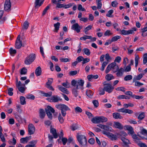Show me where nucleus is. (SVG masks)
Wrapping results in <instances>:
<instances>
[{
    "label": "nucleus",
    "mask_w": 147,
    "mask_h": 147,
    "mask_svg": "<svg viewBox=\"0 0 147 147\" xmlns=\"http://www.w3.org/2000/svg\"><path fill=\"white\" fill-rule=\"evenodd\" d=\"M55 107L57 109L61 111L62 115L63 117H65L66 115V111H70V109L68 106L62 104H59L56 105L55 106Z\"/></svg>",
    "instance_id": "obj_1"
},
{
    "label": "nucleus",
    "mask_w": 147,
    "mask_h": 147,
    "mask_svg": "<svg viewBox=\"0 0 147 147\" xmlns=\"http://www.w3.org/2000/svg\"><path fill=\"white\" fill-rule=\"evenodd\" d=\"M77 138L81 145L83 146H86L87 141L86 138L85 136L80 135L79 133H78L77 135Z\"/></svg>",
    "instance_id": "obj_2"
},
{
    "label": "nucleus",
    "mask_w": 147,
    "mask_h": 147,
    "mask_svg": "<svg viewBox=\"0 0 147 147\" xmlns=\"http://www.w3.org/2000/svg\"><path fill=\"white\" fill-rule=\"evenodd\" d=\"M45 111L48 118L49 119L51 120L53 118V116L50 111L53 113L55 112V110L51 106H48L47 108L45 109Z\"/></svg>",
    "instance_id": "obj_3"
},
{
    "label": "nucleus",
    "mask_w": 147,
    "mask_h": 147,
    "mask_svg": "<svg viewBox=\"0 0 147 147\" xmlns=\"http://www.w3.org/2000/svg\"><path fill=\"white\" fill-rule=\"evenodd\" d=\"M35 58V55L31 54L26 58L24 63L26 65H30L34 60Z\"/></svg>",
    "instance_id": "obj_4"
},
{
    "label": "nucleus",
    "mask_w": 147,
    "mask_h": 147,
    "mask_svg": "<svg viewBox=\"0 0 147 147\" xmlns=\"http://www.w3.org/2000/svg\"><path fill=\"white\" fill-rule=\"evenodd\" d=\"M137 28L136 27L132 28L131 30H129L127 31L125 30H121V34L124 35H128L130 34H132L134 32V31H136Z\"/></svg>",
    "instance_id": "obj_5"
},
{
    "label": "nucleus",
    "mask_w": 147,
    "mask_h": 147,
    "mask_svg": "<svg viewBox=\"0 0 147 147\" xmlns=\"http://www.w3.org/2000/svg\"><path fill=\"white\" fill-rule=\"evenodd\" d=\"M102 132L103 134L110 137L112 140H115L117 139V136L112 133L105 131H102Z\"/></svg>",
    "instance_id": "obj_6"
},
{
    "label": "nucleus",
    "mask_w": 147,
    "mask_h": 147,
    "mask_svg": "<svg viewBox=\"0 0 147 147\" xmlns=\"http://www.w3.org/2000/svg\"><path fill=\"white\" fill-rule=\"evenodd\" d=\"M47 99L50 102H56L59 101H61L62 100V99L57 96H53L51 98Z\"/></svg>",
    "instance_id": "obj_7"
},
{
    "label": "nucleus",
    "mask_w": 147,
    "mask_h": 147,
    "mask_svg": "<svg viewBox=\"0 0 147 147\" xmlns=\"http://www.w3.org/2000/svg\"><path fill=\"white\" fill-rule=\"evenodd\" d=\"M20 35H19L17 38L15 43V47L18 49H20L22 46V41L20 39Z\"/></svg>",
    "instance_id": "obj_8"
},
{
    "label": "nucleus",
    "mask_w": 147,
    "mask_h": 147,
    "mask_svg": "<svg viewBox=\"0 0 147 147\" xmlns=\"http://www.w3.org/2000/svg\"><path fill=\"white\" fill-rule=\"evenodd\" d=\"M11 4L10 0H6L4 4V9L5 11H9L11 10Z\"/></svg>",
    "instance_id": "obj_9"
},
{
    "label": "nucleus",
    "mask_w": 147,
    "mask_h": 147,
    "mask_svg": "<svg viewBox=\"0 0 147 147\" xmlns=\"http://www.w3.org/2000/svg\"><path fill=\"white\" fill-rule=\"evenodd\" d=\"M28 134L30 135H32L34 134L35 131V128L34 125L30 123L28 125Z\"/></svg>",
    "instance_id": "obj_10"
},
{
    "label": "nucleus",
    "mask_w": 147,
    "mask_h": 147,
    "mask_svg": "<svg viewBox=\"0 0 147 147\" xmlns=\"http://www.w3.org/2000/svg\"><path fill=\"white\" fill-rule=\"evenodd\" d=\"M111 69L113 72H115L118 71L119 69L118 65H117L115 62H113L110 64Z\"/></svg>",
    "instance_id": "obj_11"
},
{
    "label": "nucleus",
    "mask_w": 147,
    "mask_h": 147,
    "mask_svg": "<svg viewBox=\"0 0 147 147\" xmlns=\"http://www.w3.org/2000/svg\"><path fill=\"white\" fill-rule=\"evenodd\" d=\"M44 0H35L34 2V7L36 9L38 8L43 4Z\"/></svg>",
    "instance_id": "obj_12"
},
{
    "label": "nucleus",
    "mask_w": 147,
    "mask_h": 147,
    "mask_svg": "<svg viewBox=\"0 0 147 147\" xmlns=\"http://www.w3.org/2000/svg\"><path fill=\"white\" fill-rule=\"evenodd\" d=\"M105 90L109 93H111L114 89V88L110 84H107V86L104 87Z\"/></svg>",
    "instance_id": "obj_13"
},
{
    "label": "nucleus",
    "mask_w": 147,
    "mask_h": 147,
    "mask_svg": "<svg viewBox=\"0 0 147 147\" xmlns=\"http://www.w3.org/2000/svg\"><path fill=\"white\" fill-rule=\"evenodd\" d=\"M71 29L76 31L77 33H79L80 31V26L77 23L74 24L72 26Z\"/></svg>",
    "instance_id": "obj_14"
},
{
    "label": "nucleus",
    "mask_w": 147,
    "mask_h": 147,
    "mask_svg": "<svg viewBox=\"0 0 147 147\" xmlns=\"http://www.w3.org/2000/svg\"><path fill=\"white\" fill-rule=\"evenodd\" d=\"M50 132L52 134L54 138H58V135L57 133L56 129L52 128L51 126Z\"/></svg>",
    "instance_id": "obj_15"
},
{
    "label": "nucleus",
    "mask_w": 147,
    "mask_h": 147,
    "mask_svg": "<svg viewBox=\"0 0 147 147\" xmlns=\"http://www.w3.org/2000/svg\"><path fill=\"white\" fill-rule=\"evenodd\" d=\"M121 140L123 142L126 147H129L128 144L130 143L128 140L123 137L121 138Z\"/></svg>",
    "instance_id": "obj_16"
},
{
    "label": "nucleus",
    "mask_w": 147,
    "mask_h": 147,
    "mask_svg": "<svg viewBox=\"0 0 147 147\" xmlns=\"http://www.w3.org/2000/svg\"><path fill=\"white\" fill-rule=\"evenodd\" d=\"M31 138V136L26 137L25 138H22L20 139L21 143L25 144L27 143L28 141Z\"/></svg>",
    "instance_id": "obj_17"
},
{
    "label": "nucleus",
    "mask_w": 147,
    "mask_h": 147,
    "mask_svg": "<svg viewBox=\"0 0 147 147\" xmlns=\"http://www.w3.org/2000/svg\"><path fill=\"white\" fill-rule=\"evenodd\" d=\"M117 72L116 73V75L118 77H120L122 76L123 72L124 71V69L122 67L118 69L117 71Z\"/></svg>",
    "instance_id": "obj_18"
},
{
    "label": "nucleus",
    "mask_w": 147,
    "mask_h": 147,
    "mask_svg": "<svg viewBox=\"0 0 147 147\" xmlns=\"http://www.w3.org/2000/svg\"><path fill=\"white\" fill-rule=\"evenodd\" d=\"M60 23L59 22L54 24V26L55 27V29L53 30V31L54 32H58L60 28Z\"/></svg>",
    "instance_id": "obj_19"
},
{
    "label": "nucleus",
    "mask_w": 147,
    "mask_h": 147,
    "mask_svg": "<svg viewBox=\"0 0 147 147\" xmlns=\"http://www.w3.org/2000/svg\"><path fill=\"white\" fill-rule=\"evenodd\" d=\"M42 70L40 67L39 66L36 69L35 74L36 76H40L41 74Z\"/></svg>",
    "instance_id": "obj_20"
},
{
    "label": "nucleus",
    "mask_w": 147,
    "mask_h": 147,
    "mask_svg": "<svg viewBox=\"0 0 147 147\" xmlns=\"http://www.w3.org/2000/svg\"><path fill=\"white\" fill-rule=\"evenodd\" d=\"M113 117L115 119H121L123 118L120 114L118 113H113Z\"/></svg>",
    "instance_id": "obj_21"
},
{
    "label": "nucleus",
    "mask_w": 147,
    "mask_h": 147,
    "mask_svg": "<svg viewBox=\"0 0 147 147\" xmlns=\"http://www.w3.org/2000/svg\"><path fill=\"white\" fill-rule=\"evenodd\" d=\"M58 87L59 90L62 92L65 93H68V91L67 89L66 88L61 86L60 85H58Z\"/></svg>",
    "instance_id": "obj_22"
},
{
    "label": "nucleus",
    "mask_w": 147,
    "mask_h": 147,
    "mask_svg": "<svg viewBox=\"0 0 147 147\" xmlns=\"http://www.w3.org/2000/svg\"><path fill=\"white\" fill-rule=\"evenodd\" d=\"M114 126L115 128H118L120 129H121L123 128V126L120 123L118 122H115Z\"/></svg>",
    "instance_id": "obj_23"
},
{
    "label": "nucleus",
    "mask_w": 147,
    "mask_h": 147,
    "mask_svg": "<svg viewBox=\"0 0 147 147\" xmlns=\"http://www.w3.org/2000/svg\"><path fill=\"white\" fill-rule=\"evenodd\" d=\"M91 121L94 123H100L99 117L96 116L93 117Z\"/></svg>",
    "instance_id": "obj_24"
},
{
    "label": "nucleus",
    "mask_w": 147,
    "mask_h": 147,
    "mask_svg": "<svg viewBox=\"0 0 147 147\" xmlns=\"http://www.w3.org/2000/svg\"><path fill=\"white\" fill-rule=\"evenodd\" d=\"M40 117L42 119H43L45 115V112L43 109H40L39 110Z\"/></svg>",
    "instance_id": "obj_25"
},
{
    "label": "nucleus",
    "mask_w": 147,
    "mask_h": 147,
    "mask_svg": "<svg viewBox=\"0 0 147 147\" xmlns=\"http://www.w3.org/2000/svg\"><path fill=\"white\" fill-rule=\"evenodd\" d=\"M29 23L27 21H25L23 24L22 29H27L29 26Z\"/></svg>",
    "instance_id": "obj_26"
},
{
    "label": "nucleus",
    "mask_w": 147,
    "mask_h": 147,
    "mask_svg": "<svg viewBox=\"0 0 147 147\" xmlns=\"http://www.w3.org/2000/svg\"><path fill=\"white\" fill-rule=\"evenodd\" d=\"M144 75V74H140L138 75L136 77L134 78L133 80L134 81H135L137 80H140L142 77L143 75Z\"/></svg>",
    "instance_id": "obj_27"
},
{
    "label": "nucleus",
    "mask_w": 147,
    "mask_h": 147,
    "mask_svg": "<svg viewBox=\"0 0 147 147\" xmlns=\"http://www.w3.org/2000/svg\"><path fill=\"white\" fill-rule=\"evenodd\" d=\"M114 78V76L111 74H107L105 76V78L108 81H109Z\"/></svg>",
    "instance_id": "obj_28"
},
{
    "label": "nucleus",
    "mask_w": 147,
    "mask_h": 147,
    "mask_svg": "<svg viewBox=\"0 0 147 147\" xmlns=\"http://www.w3.org/2000/svg\"><path fill=\"white\" fill-rule=\"evenodd\" d=\"M78 89V85H77L76 88H74L73 89L72 93L75 97H77L78 96V91H77V89Z\"/></svg>",
    "instance_id": "obj_29"
},
{
    "label": "nucleus",
    "mask_w": 147,
    "mask_h": 147,
    "mask_svg": "<svg viewBox=\"0 0 147 147\" xmlns=\"http://www.w3.org/2000/svg\"><path fill=\"white\" fill-rule=\"evenodd\" d=\"M100 123L105 122L107 121V118L105 117L100 116L99 117Z\"/></svg>",
    "instance_id": "obj_30"
},
{
    "label": "nucleus",
    "mask_w": 147,
    "mask_h": 147,
    "mask_svg": "<svg viewBox=\"0 0 147 147\" xmlns=\"http://www.w3.org/2000/svg\"><path fill=\"white\" fill-rule=\"evenodd\" d=\"M127 129L129 131V133L131 135H132L134 133L133 129L131 126H127Z\"/></svg>",
    "instance_id": "obj_31"
},
{
    "label": "nucleus",
    "mask_w": 147,
    "mask_h": 147,
    "mask_svg": "<svg viewBox=\"0 0 147 147\" xmlns=\"http://www.w3.org/2000/svg\"><path fill=\"white\" fill-rule=\"evenodd\" d=\"M79 127L77 124H73L70 126L71 129L73 131L77 129Z\"/></svg>",
    "instance_id": "obj_32"
},
{
    "label": "nucleus",
    "mask_w": 147,
    "mask_h": 147,
    "mask_svg": "<svg viewBox=\"0 0 147 147\" xmlns=\"http://www.w3.org/2000/svg\"><path fill=\"white\" fill-rule=\"evenodd\" d=\"M17 88L19 91L22 93H24L26 89V88L25 87V86H21Z\"/></svg>",
    "instance_id": "obj_33"
},
{
    "label": "nucleus",
    "mask_w": 147,
    "mask_h": 147,
    "mask_svg": "<svg viewBox=\"0 0 147 147\" xmlns=\"http://www.w3.org/2000/svg\"><path fill=\"white\" fill-rule=\"evenodd\" d=\"M20 103L22 105H24L26 104L25 98L23 96H21L20 98Z\"/></svg>",
    "instance_id": "obj_34"
},
{
    "label": "nucleus",
    "mask_w": 147,
    "mask_h": 147,
    "mask_svg": "<svg viewBox=\"0 0 147 147\" xmlns=\"http://www.w3.org/2000/svg\"><path fill=\"white\" fill-rule=\"evenodd\" d=\"M104 129V131L107 132L111 131L112 130V128L111 127L107 125H105Z\"/></svg>",
    "instance_id": "obj_35"
},
{
    "label": "nucleus",
    "mask_w": 147,
    "mask_h": 147,
    "mask_svg": "<svg viewBox=\"0 0 147 147\" xmlns=\"http://www.w3.org/2000/svg\"><path fill=\"white\" fill-rule=\"evenodd\" d=\"M27 71V69L25 67H23L21 69L20 73L21 75L25 74H26Z\"/></svg>",
    "instance_id": "obj_36"
},
{
    "label": "nucleus",
    "mask_w": 147,
    "mask_h": 147,
    "mask_svg": "<svg viewBox=\"0 0 147 147\" xmlns=\"http://www.w3.org/2000/svg\"><path fill=\"white\" fill-rule=\"evenodd\" d=\"M92 37L91 36L84 35V36L81 37L80 38V40H86V39H92Z\"/></svg>",
    "instance_id": "obj_37"
},
{
    "label": "nucleus",
    "mask_w": 147,
    "mask_h": 147,
    "mask_svg": "<svg viewBox=\"0 0 147 147\" xmlns=\"http://www.w3.org/2000/svg\"><path fill=\"white\" fill-rule=\"evenodd\" d=\"M145 117V114L144 112H142L138 116V119L142 120Z\"/></svg>",
    "instance_id": "obj_38"
},
{
    "label": "nucleus",
    "mask_w": 147,
    "mask_h": 147,
    "mask_svg": "<svg viewBox=\"0 0 147 147\" xmlns=\"http://www.w3.org/2000/svg\"><path fill=\"white\" fill-rule=\"evenodd\" d=\"M101 0H96V2L97 3V8L98 9H100L102 5V3L101 1Z\"/></svg>",
    "instance_id": "obj_39"
},
{
    "label": "nucleus",
    "mask_w": 147,
    "mask_h": 147,
    "mask_svg": "<svg viewBox=\"0 0 147 147\" xmlns=\"http://www.w3.org/2000/svg\"><path fill=\"white\" fill-rule=\"evenodd\" d=\"M108 63V62L106 61H104L103 62L102 64V67L101 69V71H104L105 67L107 65Z\"/></svg>",
    "instance_id": "obj_40"
},
{
    "label": "nucleus",
    "mask_w": 147,
    "mask_h": 147,
    "mask_svg": "<svg viewBox=\"0 0 147 147\" xmlns=\"http://www.w3.org/2000/svg\"><path fill=\"white\" fill-rule=\"evenodd\" d=\"M50 5H49L47 6L44 10L42 13V16H44L45 15L47 12V11L49 9L50 7Z\"/></svg>",
    "instance_id": "obj_41"
},
{
    "label": "nucleus",
    "mask_w": 147,
    "mask_h": 147,
    "mask_svg": "<svg viewBox=\"0 0 147 147\" xmlns=\"http://www.w3.org/2000/svg\"><path fill=\"white\" fill-rule=\"evenodd\" d=\"M139 59V56L138 55H136L135 61V67H136L138 65V60Z\"/></svg>",
    "instance_id": "obj_42"
},
{
    "label": "nucleus",
    "mask_w": 147,
    "mask_h": 147,
    "mask_svg": "<svg viewBox=\"0 0 147 147\" xmlns=\"http://www.w3.org/2000/svg\"><path fill=\"white\" fill-rule=\"evenodd\" d=\"M105 90L104 88H100L99 90V94L101 95L104 94L105 93Z\"/></svg>",
    "instance_id": "obj_43"
},
{
    "label": "nucleus",
    "mask_w": 147,
    "mask_h": 147,
    "mask_svg": "<svg viewBox=\"0 0 147 147\" xmlns=\"http://www.w3.org/2000/svg\"><path fill=\"white\" fill-rule=\"evenodd\" d=\"M83 50L85 54L88 56H89L90 54V50L87 48H84Z\"/></svg>",
    "instance_id": "obj_44"
},
{
    "label": "nucleus",
    "mask_w": 147,
    "mask_h": 147,
    "mask_svg": "<svg viewBox=\"0 0 147 147\" xmlns=\"http://www.w3.org/2000/svg\"><path fill=\"white\" fill-rule=\"evenodd\" d=\"M84 83V81L82 80H79L77 81V84L81 86H83Z\"/></svg>",
    "instance_id": "obj_45"
},
{
    "label": "nucleus",
    "mask_w": 147,
    "mask_h": 147,
    "mask_svg": "<svg viewBox=\"0 0 147 147\" xmlns=\"http://www.w3.org/2000/svg\"><path fill=\"white\" fill-rule=\"evenodd\" d=\"M132 76L131 75L126 76L124 78V80L125 81L129 80L132 79Z\"/></svg>",
    "instance_id": "obj_46"
},
{
    "label": "nucleus",
    "mask_w": 147,
    "mask_h": 147,
    "mask_svg": "<svg viewBox=\"0 0 147 147\" xmlns=\"http://www.w3.org/2000/svg\"><path fill=\"white\" fill-rule=\"evenodd\" d=\"M13 89L12 88H9L8 89V94L11 96L13 95V93L12 92V91H13Z\"/></svg>",
    "instance_id": "obj_47"
},
{
    "label": "nucleus",
    "mask_w": 147,
    "mask_h": 147,
    "mask_svg": "<svg viewBox=\"0 0 147 147\" xmlns=\"http://www.w3.org/2000/svg\"><path fill=\"white\" fill-rule=\"evenodd\" d=\"M121 37L119 36H116L113 37L111 39V41H115L120 39Z\"/></svg>",
    "instance_id": "obj_48"
},
{
    "label": "nucleus",
    "mask_w": 147,
    "mask_h": 147,
    "mask_svg": "<svg viewBox=\"0 0 147 147\" xmlns=\"http://www.w3.org/2000/svg\"><path fill=\"white\" fill-rule=\"evenodd\" d=\"M75 111L76 113H81L82 111V109L78 107H77L75 108Z\"/></svg>",
    "instance_id": "obj_49"
},
{
    "label": "nucleus",
    "mask_w": 147,
    "mask_h": 147,
    "mask_svg": "<svg viewBox=\"0 0 147 147\" xmlns=\"http://www.w3.org/2000/svg\"><path fill=\"white\" fill-rule=\"evenodd\" d=\"M58 119L61 123H62L63 122L64 119L60 113L59 114Z\"/></svg>",
    "instance_id": "obj_50"
},
{
    "label": "nucleus",
    "mask_w": 147,
    "mask_h": 147,
    "mask_svg": "<svg viewBox=\"0 0 147 147\" xmlns=\"http://www.w3.org/2000/svg\"><path fill=\"white\" fill-rule=\"evenodd\" d=\"M62 85L66 88H69L70 87V84L69 83L66 81V82L62 83Z\"/></svg>",
    "instance_id": "obj_51"
},
{
    "label": "nucleus",
    "mask_w": 147,
    "mask_h": 147,
    "mask_svg": "<svg viewBox=\"0 0 147 147\" xmlns=\"http://www.w3.org/2000/svg\"><path fill=\"white\" fill-rule=\"evenodd\" d=\"M0 138L1 141L3 142H5V139L4 137V136L2 133H1L0 134Z\"/></svg>",
    "instance_id": "obj_52"
},
{
    "label": "nucleus",
    "mask_w": 147,
    "mask_h": 147,
    "mask_svg": "<svg viewBox=\"0 0 147 147\" xmlns=\"http://www.w3.org/2000/svg\"><path fill=\"white\" fill-rule=\"evenodd\" d=\"M92 103H93L94 106L95 107H97L98 106V102L97 100H94L92 101Z\"/></svg>",
    "instance_id": "obj_53"
},
{
    "label": "nucleus",
    "mask_w": 147,
    "mask_h": 147,
    "mask_svg": "<svg viewBox=\"0 0 147 147\" xmlns=\"http://www.w3.org/2000/svg\"><path fill=\"white\" fill-rule=\"evenodd\" d=\"M26 98L28 99L32 100H34L35 98L34 96L32 94H29L27 95L26 97Z\"/></svg>",
    "instance_id": "obj_54"
},
{
    "label": "nucleus",
    "mask_w": 147,
    "mask_h": 147,
    "mask_svg": "<svg viewBox=\"0 0 147 147\" xmlns=\"http://www.w3.org/2000/svg\"><path fill=\"white\" fill-rule=\"evenodd\" d=\"M16 86L17 88L21 86H25V84H22L20 81L18 82L16 84Z\"/></svg>",
    "instance_id": "obj_55"
},
{
    "label": "nucleus",
    "mask_w": 147,
    "mask_h": 147,
    "mask_svg": "<svg viewBox=\"0 0 147 147\" xmlns=\"http://www.w3.org/2000/svg\"><path fill=\"white\" fill-rule=\"evenodd\" d=\"M105 59L107 60L106 62H109V60L111 59V57L109 56L108 53H107L105 55Z\"/></svg>",
    "instance_id": "obj_56"
},
{
    "label": "nucleus",
    "mask_w": 147,
    "mask_h": 147,
    "mask_svg": "<svg viewBox=\"0 0 147 147\" xmlns=\"http://www.w3.org/2000/svg\"><path fill=\"white\" fill-rule=\"evenodd\" d=\"M111 67L110 64L108 65L105 70V73L107 74L111 69Z\"/></svg>",
    "instance_id": "obj_57"
},
{
    "label": "nucleus",
    "mask_w": 147,
    "mask_h": 147,
    "mask_svg": "<svg viewBox=\"0 0 147 147\" xmlns=\"http://www.w3.org/2000/svg\"><path fill=\"white\" fill-rule=\"evenodd\" d=\"M118 4V3L116 1H112L111 4L112 6L113 7H116Z\"/></svg>",
    "instance_id": "obj_58"
},
{
    "label": "nucleus",
    "mask_w": 147,
    "mask_h": 147,
    "mask_svg": "<svg viewBox=\"0 0 147 147\" xmlns=\"http://www.w3.org/2000/svg\"><path fill=\"white\" fill-rule=\"evenodd\" d=\"M78 9L79 11L81 10L82 11H86L84 8H83L82 5L81 4H79L78 5Z\"/></svg>",
    "instance_id": "obj_59"
},
{
    "label": "nucleus",
    "mask_w": 147,
    "mask_h": 147,
    "mask_svg": "<svg viewBox=\"0 0 147 147\" xmlns=\"http://www.w3.org/2000/svg\"><path fill=\"white\" fill-rule=\"evenodd\" d=\"M86 94L87 96L89 97H90L93 95L92 92L90 90L87 91Z\"/></svg>",
    "instance_id": "obj_60"
},
{
    "label": "nucleus",
    "mask_w": 147,
    "mask_h": 147,
    "mask_svg": "<svg viewBox=\"0 0 147 147\" xmlns=\"http://www.w3.org/2000/svg\"><path fill=\"white\" fill-rule=\"evenodd\" d=\"M112 34V33L111 32L110 30H107L104 33V35L105 36H109Z\"/></svg>",
    "instance_id": "obj_61"
},
{
    "label": "nucleus",
    "mask_w": 147,
    "mask_h": 147,
    "mask_svg": "<svg viewBox=\"0 0 147 147\" xmlns=\"http://www.w3.org/2000/svg\"><path fill=\"white\" fill-rule=\"evenodd\" d=\"M84 59V57L82 56H80L78 57L76 59L77 61L78 62H80L82 61H83Z\"/></svg>",
    "instance_id": "obj_62"
},
{
    "label": "nucleus",
    "mask_w": 147,
    "mask_h": 147,
    "mask_svg": "<svg viewBox=\"0 0 147 147\" xmlns=\"http://www.w3.org/2000/svg\"><path fill=\"white\" fill-rule=\"evenodd\" d=\"M9 52L11 54H15L16 53V50L13 49L12 48H10L9 49Z\"/></svg>",
    "instance_id": "obj_63"
},
{
    "label": "nucleus",
    "mask_w": 147,
    "mask_h": 147,
    "mask_svg": "<svg viewBox=\"0 0 147 147\" xmlns=\"http://www.w3.org/2000/svg\"><path fill=\"white\" fill-rule=\"evenodd\" d=\"M77 73V71H71L69 72V74L70 76H74Z\"/></svg>",
    "instance_id": "obj_64"
}]
</instances>
